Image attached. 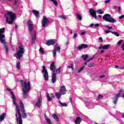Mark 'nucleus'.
Instances as JSON below:
<instances>
[{
    "label": "nucleus",
    "instance_id": "nucleus-1",
    "mask_svg": "<svg viewBox=\"0 0 124 124\" xmlns=\"http://www.w3.org/2000/svg\"><path fill=\"white\" fill-rule=\"evenodd\" d=\"M20 82L21 83V86L23 88V95L24 98H26V96L28 95V93H30L31 91V82L28 81L27 83V80H21Z\"/></svg>",
    "mask_w": 124,
    "mask_h": 124
},
{
    "label": "nucleus",
    "instance_id": "nucleus-2",
    "mask_svg": "<svg viewBox=\"0 0 124 124\" xmlns=\"http://www.w3.org/2000/svg\"><path fill=\"white\" fill-rule=\"evenodd\" d=\"M27 25L28 26L29 30L31 34V43L34 44L35 41L36 40V31H33V24L31 20H28L27 22Z\"/></svg>",
    "mask_w": 124,
    "mask_h": 124
},
{
    "label": "nucleus",
    "instance_id": "nucleus-3",
    "mask_svg": "<svg viewBox=\"0 0 124 124\" xmlns=\"http://www.w3.org/2000/svg\"><path fill=\"white\" fill-rule=\"evenodd\" d=\"M6 22L9 25H13V21L16 19V15L13 13V12L8 11L7 13V15L5 16Z\"/></svg>",
    "mask_w": 124,
    "mask_h": 124
},
{
    "label": "nucleus",
    "instance_id": "nucleus-4",
    "mask_svg": "<svg viewBox=\"0 0 124 124\" xmlns=\"http://www.w3.org/2000/svg\"><path fill=\"white\" fill-rule=\"evenodd\" d=\"M25 54V48H24V46L20 44L18 46V50L17 53L14 54V57H15L17 60H21V58L23 57V55Z\"/></svg>",
    "mask_w": 124,
    "mask_h": 124
},
{
    "label": "nucleus",
    "instance_id": "nucleus-5",
    "mask_svg": "<svg viewBox=\"0 0 124 124\" xmlns=\"http://www.w3.org/2000/svg\"><path fill=\"white\" fill-rule=\"evenodd\" d=\"M103 19L106 21V22H108L109 23H114L117 22V20L111 17V15L109 14L104 15L103 16Z\"/></svg>",
    "mask_w": 124,
    "mask_h": 124
},
{
    "label": "nucleus",
    "instance_id": "nucleus-6",
    "mask_svg": "<svg viewBox=\"0 0 124 124\" xmlns=\"http://www.w3.org/2000/svg\"><path fill=\"white\" fill-rule=\"evenodd\" d=\"M6 90L7 91H8V92H9V93H11V95H12L11 98H12L13 99L14 104L15 105L16 111L18 108V110H20V108L19 107V105H18V104H17V103H16L17 99H16V97L15 96L14 93H13V92H12L11 89L9 88H7Z\"/></svg>",
    "mask_w": 124,
    "mask_h": 124
},
{
    "label": "nucleus",
    "instance_id": "nucleus-7",
    "mask_svg": "<svg viewBox=\"0 0 124 124\" xmlns=\"http://www.w3.org/2000/svg\"><path fill=\"white\" fill-rule=\"evenodd\" d=\"M16 121L18 124H23V121L22 120V114L19 108L17 109L16 113Z\"/></svg>",
    "mask_w": 124,
    "mask_h": 124
},
{
    "label": "nucleus",
    "instance_id": "nucleus-8",
    "mask_svg": "<svg viewBox=\"0 0 124 124\" xmlns=\"http://www.w3.org/2000/svg\"><path fill=\"white\" fill-rule=\"evenodd\" d=\"M20 107L21 108V112L22 114L23 119H26L28 118V116L27 115V113H26V110H25V106H24V103L22 101H20Z\"/></svg>",
    "mask_w": 124,
    "mask_h": 124
},
{
    "label": "nucleus",
    "instance_id": "nucleus-9",
    "mask_svg": "<svg viewBox=\"0 0 124 124\" xmlns=\"http://www.w3.org/2000/svg\"><path fill=\"white\" fill-rule=\"evenodd\" d=\"M43 70L42 73H44V77L46 81L49 80V74H48V71L46 69V67L45 66H42Z\"/></svg>",
    "mask_w": 124,
    "mask_h": 124
},
{
    "label": "nucleus",
    "instance_id": "nucleus-10",
    "mask_svg": "<svg viewBox=\"0 0 124 124\" xmlns=\"http://www.w3.org/2000/svg\"><path fill=\"white\" fill-rule=\"evenodd\" d=\"M123 93V90H121L118 91V93L116 95H115L114 97H113V102L114 104H117L118 99H119V98L120 97V96L121 95V93Z\"/></svg>",
    "mask_w": 124,
    "mask_h": 124
},
{
    "label": "nucleus",
    "instance_id": "nucleus-11",
    "mask_svg": "<svg viewBox=\"0 0 124 124\" xmlns=\"http://www.w3.org/2000/svg\"><path fill=\"white\" fill-rule=\"evenodd\" d=\"M50 21L48 20V18L46 16H44L43 19L42 20V26L43 28H45L47 26V24H49Z\"/></svg>",
    "mask_w": 124,
    "mask_h": 124
},
{
    "label": "nucleus",
    "instance_id": "nucleus-12",
    "mask_svg": "<svg viewBox=\"0 0 124 124\" xmlns=\"http://www.w3.org/2000/svg\"><path fill=\"white\" fill-rule=\"evenodd\" d=\"M89 13H90V15L94 18L95 20L97 19V16H96V12L94 11V9L91 8L89 9Z\"/></svg>",
    "mask_w": 124,
    "mask_h": 124
},
{
    "label": "nucleus",
    "instance_id": "nucleus-13",
    "mask_svg": "<svg viewBox=\"0 0 124 124\" xmlns=\"http://www.w3.org/2000/svg\"><path fill=\"white\" fill-rule=\"evenodd\" d=\"M57 52H58V53H61V47L60 46H56L54 48L53 52V57L54 58L56 57V55H57Z\"/></svg>",
    "mask_w": 124,
    "mask_h": 124
},
{
    "label": "nucleus",
    "instance_id": "nucleus-14",
    "mask_svg": "<svg viewBox=\"0 0 124 124\" xmlns=\"http://www.w3.org/2000/svg\"><path fill=\"white\" fill-rule=\"evenodd\" d=\"M57 41L55 39H51L47 41L46 44L47 45V46H50L51 45H54V44H56Z\"/></svg>",
    "mask_w": 124,
    "mask_h": 124
},
{
    "label": "nucleus",
    "instance_id": "nucleus-15",
    "mask_svg": "<svg viewBox=\"0 0 124 124\" xmlns=\"http://www.w3.org/2000/svg\"><path fill=\"white\" fill-rule=\"evenodd\" d=\"M60 93L62 94V95H64L66 93V89H65V86H62L60 87Z\"/></svg>",
    "mask_w": 124,
    "mask_h": 124
},
{
    "label": "nucleus",
    "instance_id": "nucleus-16",
    "mask_svg": "<svg viewBox=\"0 0 124 124\" xmlns=\"http://www.w3.org/2000/svg\"><path fill=\"white\" fill-rule=\"evenodd\" d=\"M50 96H51V97H50ZM46 97L47 98V101L50 102L53 100V98H55V95H54V94H53V93H50V95H49V93H47Z\"/></svg>",
    "mask_w": 124,
    "mask_h": 124
},
{
    "label": "nucleus",
    "instance_id": "nucleus-17",
    "mask_svg": "<svg viewBox=\"0 0 124 124\" xmlns=\"http://www.w3.org/2000/svg\"><path fill=\"white\" fill-rule=\"evenodd\" d=\"M88 48V45L85 44H82L78 46V50H81L82 49H86Z\"/></svg>",
    "mask_w": 124,
    "mask_h": 124
},
{
    "label": "nucleus",
    "instance_id": "nucleus-18",
    "mask_svg": "<svg viewBox=\"0 0 124 124\" xmlns=\"http://www.w3.org/2000/svg\"><path fill=\"white\" fill-rule=\"evenodd\" d=\"M3 38H5V35L3 34H0V41L2 44L6 43V42H5V40H4Z\"/></svg>",
    "mask_w": 124,
    "mask_h": 124
},
{
    "label": "nucleus",
    "instance_id": "nucleus-19",
    "mask_svg": "<svg viewBox=\"0 0 124 124\" xmlns=\"http://www.w3.org/2000/svg\"><path fill=\"white\" fill-rule=\"evenodd\" d=\"M49 68L51 71H53V72H55V70H56V67L55 66V62H52V63L50 64Z\"/></svg>",
    "mask_w": 124,
    "mask_h": 124
},
{
    "label": "nucleus",
    "instance_id": "nucleus-20",
    "mask_svg": "<svg viewBox=\"0 0 124 124\" xmlns=\"http://www.w3.org/2000/svg\"><path fill=\"white\" fill-rule=\"evenodd\" d=\"M57 76L56 75V73H55V72H53L52 75V83L53 84H54L56 83V81H57L56 78Z\"/></svg>",
    "mask_w": 124,
    "mask_h": 124
},
{
    "label": "nucleus",
    "instance_id": "nucleus-21",
    "mask_svg": "<svg viewBox=\"0 0 124 124\" xmlns=\"http://www.w3.org/2000/svg\"><path fill=\"white\" fill-rule=\"evenodd\" d=\"M41 98H38V101L35 105V106H36V107H38V108H40V107H41Z\"/></svg>",
    "mask_w": 124,
    "mask_h": 124
},
{
    "label": "nucleus",
    "instance_id": "nucleus-22",
    "mask_svg": "<svg viewBox=\"0 0 124 124\" xmlns=\"http://www.w3.org/2000/svg\"><path fill=\"white\" fill-rule=\"evenodd\" d=\"M81 123H82V119L79 116L77 117L75 120V123L76 124H80Z\"/></svg>",
    "mask_w": 124,
    "mask_h": 124
},
{
    "label": "nucleus",
    "instance_id": "nucleus-23",
    "mask_svg": "<svg viewBox=\"0 0 124 124\" xmlns=\"http://www.w3.org/2000/svg\"><path fill=\"white\" fill-rule=\"evenodd\" d=\"M99 49H104V50H108L109 49V45H106L104 46H100L99 48Z\"/></svg>",
    "mask_w": 124,
    "mask_h": 124
},
{
    "label": "nucleus",
    "instance_id": "nucleus-24",
    "mask_svg": "<svg viewBox=\"0 0 124 124\" xmlns=\"http://www.w3.org/2000/svg\"><path fill=\"white\" fill-rule=\"evenodd\" d=\"M32 13H33L34 15L35 16V17H37V18H39L40 16L39 15V12L38 11L35 10H33L32 11Z\"/></svg>",
    "mask_w": 124,
    "mask_h": 124
},
{
    "label": "nucleus",
    "instance_id": "nucleus-25",
    "mask_svg": "<svg viewBox=\"0 0 124 124\" xmlns=\"http://www.w3.org/2000/svg\"><path fill=\"white\" fill-rule=\"evenodd\" d=\"M52 117L56 122H60V119L59 118V117L58 116V115H57V114L55 113L52 114Z\"/></svg>",
    "mask_w": 124,
    "mask_h": 124
},
{
    "label": "nucleus",
    "instance_id": "nucleus-26",
    "mask_svg": "<svg viewBox=\"0 0 124 124\" xmlns=\"http://www.w3.org/2000/svg\"><path fill=\"white\" fill-rule=\"evenodd\" d=\"M5 115L6 114L5 113H2L0 116V122H2L4 119H5Z\"/></svg>",
    "mask_w": 124,
    "mask_h": 124
},
{
    "label": "nucleus",
    "instance_id": "nucleus-27",
    "mask_svg": "<svg viewBox=\"0 0 124 124\" xmlns=\"http://www.w3.org/2000/svg\"><path fill=\"white\" fill-rule=\"evenodd\" d=\"M2 44L3 45V46L5 49L6 53L7 55L9 52L8 46H7V45H6V43H4V44Z\"/></svg>",
    "mask_w": 124,
    "mask_h": 124
},
{
    "label": "nucleus",
    "instance_id": "nucleus-28",
    "mask_svg": "<svg viewBox=\"0 0 124 124\" xmlns=\"http://www.w3.org/2000/svg\"><path fill=\"white\" fill-rule=\"evenodd\" d=\"M44 116H45V119H46L47 124H52L51 123V121L50 120V119H49V118H48V116H47V115H46V113H45Z\"/></svg>",
    "mask_w": 124,
    "mask_h": 124
},
{
    "label": "nucleus",
    "instance_id": "nucleus-29",
    "mask_svg": "<svg viewBox=\"0 0 124 124\" xmlns=\"http://www.w3.org/2000/svg\"><path fill=\"white\" fill-rule=\"evenodd\" d=\"M77 19H78L79 21H82V16L78 13H77Z\"/></svg>",
    "mask_w": 124,
    "mask_h": 124
},
{
    "label": "nucleus",
    "instance_id": "nucleus-30",
    "mask_svg": "<svg viewBox=\"0 0 124 124\" xmlns=\"http://www.w3.org/2000/svg\"><path fill=\"white\" fill-rule=\"evenodd\" d=\"M16 68L17 69H21V62L18 61L16 63Z\"/></svg>",
    "mask_w": 124,
    "mask_h": 124
},
{
    "label": "nucleus",
    "instance_id": "nucleus-31",
    "mask_svg": "<svg viewBox=\"0 0 124 124\" xmlns=\"http://www.w3.org/2000/svg\"><path fill=\"white\" fill-rule=\"evenodd\" d=\"M55 95H56L57 98H58V99H60V98H61V96L62 94H61V93H58L56 92L55 93Z\"/></svg>",
    "mask_w": 124,
    "mask_h": 124
},
{
    "label": "nucleus",
    "instance_id": "nucleus-32",
    "mask_svg": "<svg viewBox=\"0 0 124 124\" xmlns=\"http://www.w3.org/2000/svg\"><path fill=\"white\" fill-rule=\"evenodd\" d=\"M111 33L112 34H114V35H115V36H120V33H119V32H117V31H113L111 32Z\"/></svg>",
    "mask_w": 124,
    "mask_h": 124
},
{
    "label": "nucleus",
    "instance_id": "nucleus-33",
    "mask_svg": "<svg viewBox=\"0 0 124 124\" xmlns=\"http://www.w3.org/2000/svg\"><path fill=\"white\" fill-rule=\"evenodd\" d=\"M39 52L41 54H42V55H44V54H45V52H44V50H43V48L42 47L40 48Z\"/></svg>",
    "mask_w": 124,
    "mask_h": 124
},
{
    "label": "nucleus",
    "instance_id": "nucleus-34",
    "mask_svg": "<svg viewBox=\"0 0 124 124\" xmlns=\"http://www.w3.org/2000/svg\"><path fill=\"white\" fill-rule=\"evenodd\" d=\"M82 58H83L84 61H86L88 58H89V55H83L82 56Z\"/></svg>",
    "mask_w": 124,
    "mask_h": 124
},
{
    "label": "nucleus",
    "instance_id": "nucleus-35",
    "mask_svg": "<svg viewBox=\"0 0 124 124\" xmlns=\"http://www.w3.org/2000/svg\"><path fill=\"white\" fill-rule=\"evenodd\" d=\"M59 103L61 105V106H62V107H67V104L65 103H62L61 101H59Z\"/></svg>",
    "mask_w": 124,
    "mask_h": 124
},
{
    "label": "nucleus",
    "instance_id": "nucleus-36",
    "mask_svg": "<svg viewBox=\"0 0 124 124\" xmlns=\"http://www.w3.org/2000/svg\"><path fill=\"white\" fill-rule=\"evenodd\" d=\"M4 31H5V28L0 29V34H2L4 32Z\"/></svg>",
    "mask_w": 124,
    "mask_h": 124
},
{
    "label": "nucleus",
    "instance_id": "nucleus-37",
    "mask_svg": "<svg viewBox=\"0 0 124 124\" xmlns=\"http://www.w3.org/2000/svg\"><path fill=\"white\" fill-rule=\"evenodd\" d=\"M55 71L56 72V74H59V73H61V67L56 69Z\"/></svg>",
    "mask_w": 124,
    "mask_h": 124
},
{
    "label": "nucleus",
    "instance_id": "nucleus-38",
    "mask_svg": "<svg viewBox=\"0 0 124 124\" xmlns=\"http://www.w3.org/2000/svg\"><path fill=\"white\" fill-rule=\"evenodd\" d=\"M97 13H98V14H104V12L102 11V10L101 9H99L97 11Z\"/></svg>",
    "mask_w": 124,
    "mask_h": 124
},
{
    "label": "nucleus",
    "instance_id": "nucleus-39",
    "mask_svg": "<svg viewBox=\"0 0 124 124\" xmlns=\"http://www.w3.org/2000/svg\"><path fill=\"white\" fill-rule=\"evenodd\" d=\"M94 59V58L93 57V58H91L90 59L88 60L87 61H86L85 62L84 64L87 65L88 62H91V61H92V60H93Z\"/></svg>",
    "mask_w": 124,
    "mask_h": 124
},
{
    "label": "nucleus",
    "instance_id": "nucleus-40",
    "mask_svg": "<svg viewBox=\"0 0 124 124\" xmlns=\"http://www.w3.org/2000/svg\"><path fill=\"white\" fill-rule=\"evenodd\" d=\"M50 1H52L53 2L54 4L56 5V6H58V2L56 0H50Z\"/></svg>",
    "mask_w": 124,
    "mask_h": 124
},
{
    "label": "nucleus",
    "instance_id": "nucleus-41",
    "mask_svg": "<svg viewBox=\"0 0 124 124\" xmlns=\"http://www.w3.org/2000/svg\"><path fill=\"white\" fill-rule=\"evenodd\" d=\"M59 18H61V19H63V20H65L66 19V17H65V16H59Z\"/></svg>",
    "mask_w": 124,
    "mask_h": 124
},
{
    "label": "nucleus",
    "instance_id": "nucleus-42",
    "mask_svg": "<svg viewBox=\"0 0 124 124\" xmlns=\"http://www.w3.org/2000/svg\"><path fill=\"white\" fill-rule=\"evenodd\" d=\"M94 66V63H90L88 64V67H93Z\"/></svg>",
    "mask_w": 124,
    "mask_h": 124
},
{
    "label": "nucleus",
    "instance_id": "nucleus-43",
    "mask_svg": "<svg viewBox=\"0 0 124 124\" xmlns=\"http://www.w3.org/2000/svg\"><path fill=\"white\" fill-rule=\"evenodd\" d=\"M103 97H104L103 95L101 94H99L98 96V99H100L101 100V99H102Z\"/></svg>",
    "mask_w": 124,
    "mask_h": 124
},
{
    "label": "nucleus",
    "instance_id": "nucleus-44",
    "mask_svg": "<svg viewBox=\"0 0 124 124\" xmlns=\"http://www.w3.org/2000/svg\"><path fill=\"white\" fill-rule=\"evenodd\" d=\"M84 66H82L81 68H80L78 71V73H80V72H81V71H82L83 69H84Z\"/></svg>",
    "mask_w": 124,
    "mask_h": 124
},
{
    "label": "nucleus",
    "instance_id": "nucleus-45",
    "mask_svg": "<svg viewBox=\"0 0 124 124\" xmlns=\"http://www.w3.org/2000/svg\"><path fill=\"white\" fill-rule=\"evenodd\" d=\"M105 32L106 33H109V32H111V33H112V31H111L110 30H106V31H105Z\"/></svg>",
    "mask_w": 124,
    "mask_h": 124
},
{
    "label": "nucleus",
    "instance_id": "nucleus-46",
    "mask_svg": "<svg viewBox=\"0 0 124 124\" xmlns=\"http://www.w3.org/2000/svg\"><path fill=\"white\" fill-rule=\"evenodd\" d=\"M78 37V34H77V33H75L74 34V39H76V37Z\"/></svg>",
    "mask_w": 124,
    "mask_h": 124
},
{
    "label": "nucleus",
    "instance_id": "nucleus-47",
    "mask_svg": "<svg viewBox=\"0 0 124 124\" xmlns=\"http://www.w3.org/2000/svg\"><path fill=\"white\" fill-rule=\"evenodd\" d=\"M122 43H123V40H120L118 41V42L117 43V44H118L119 45L122 44Z\"/></svg>",
    "mask_w": 124,
    "mask_h": 124
},
{
    "label": "nucleus",
    "instance_id": "nucleus-48",
    "mask_svg": "<svg viewBox=\"0 0 124 124\" xmlns=\"http://www.w3.org/2000/svg\"><path fill=\"white\" fill-rule=\"evenodd\" d=\"M99 77L100 79H102V78H104L105 77V75H101V76H99Z\"/></svg>",
    "mask_w": 124,
    "mask_h": 124
},
{
    "label": "nucleus",
    "instance_id": "nucleus-49",
    "mask_svg": "<svg viewBox=\"0 0 124 124\" xmlns=\"http://www.w3.org/2000/svg\"><path fill=\"white\" fill-rule=\"evenodd\" d=\"M121 48L123 51H124V43L122 45Z\"/></svg>",
    "mask_w": 124,
    "mask_h": 124
},
{
    "label": "nucleus",
    "instance_id": "nucleus-50",
    "mask_svg": "<svg viewBox=\"0 0 124 124\" xmlns=\"http://www.w3.org/2000/svg\"><path fill=\"white\" fill-rule=\"evenodd\" d=\"M124 15L119 16V19L120 20H122V19H124Z\"/></svg>",
    "mask_w": 124,
    "mask_h": 124
},
{
    "label": "nucleus",
    "instance_id": "nucleus-51",
    "mask_svg": "<svg viewBox=\"0 0 124 124\" xmlns=\"http://www.w3.org/2000/svg\"><path fill=\"white\" fill-rule=\"evenodd\" d=\"M99 40H100L101 43L103 42V40L102 39V37H100L99 38Z\"/></svg>",
    "mask_w": 124,
    "mask_h": 124
},
{
    "label": "nucleus",
    "instance_id": "nucleus-52",
    "mask_svg": "<svg viewBox=\"0 0 124 124\" xmlns=\"http://www.w3.org/2000/svg\"><path fill=\"white\" fill-rule=\"evenodd\" d=\"M95 28H98L99 27V24H96L94 25Z\"/></svg>",
    "mask_w": 124,
    "mask_h": 124
},
{
    "label": "nucleus",
    "instance_id": "nucleus-53",
    "mask_svg": "<svg viewBox=\"0 0 124 124\" xmlns=\"http://www.w3.org/2000/svg\"><path fill=\"white\" fill-rule=\"evenodd\" d=\"M68 68H72V69H73V65H71L70 66H68Z\"/></svg>",
    "mask_w": 124,
    "mask_h": 124
},
{
    "label": "nucleus",
    "instance_id": "nucleus-54",
    "mask_svg": "<svg viewBox=\"0 0 124 124\" xmlns=\"http://www.w3.org/2000/svg\"><path fill=\"white\" fill-rule=\"evenodd\" d=\"M69 100H70L71 103H72V98L71 97H69Z\"/></svg>",
    "mask_w": 124,
    "mask_h": 124
},
{
    "label": "nucleus",
    "instance_id": "nucleus-55",
    "mask_svg": "<svg viewBox=\"0 0 124 124\" xmlns=\"http://www.w3.org/2000/svg\"><path fill=\"white\" fill-rule=\"evenodd\" d=\"M105 3H108V2H110V0H108L105 1Z\"/></svg>",
    "mask_w": 124,
    "mask_h": 124
},
{
    "label": "nucleus",
    "instance_id": "nucleus-56",
    "mask_svg": "<svg viewBox=\"0 0 124 124\" xmlns=\"http://www.w3.org/2000/svg\"><path fill=\"white\" fill-rule=\"evenodd\" d=\"M93 26H94V24H91L89 26V27H90V28H92V27H93Z\"/></svg>",
    "mask_w": 124,
    "mask_h": 124
},
{
    "label": "nucleus",
    "instance_id": "nucleus-57",
    "mask_svg": "<svg viewBox=\"0 0 124 124\" xmlns=\"http://www.w3.org/2000/svg\"><path fill=\"white\" fill-rule=\"evenodd\" d=\"M118 6H114L113 7V9H116V8H118Z\"/></svg>",
    "mask_w": 124,
    "mask_h": 124
},
{
    "label": "nucleus",
    "instance_id": "nucleus-58",
    "mask_svg": "<svg viewBox=\"0 0 124 124\" xmlns=\"http://www.w3.org/2000/svg\"><path fill=\"white\" fill-rule=\"evenodd\" d=\"M108 30H111V29H113V27H112V26H110L109 27L108 26Z\"/></svg>",
    "mask_w": 124,
    "mask_h": 124
},
{
    "label": "nucleus",
    "instance_id": "nucleus-59",
    "mask_svg": "<svg viewBox=\"0 0 124 124\" xmlns=\"http://www.w3.org/2000/svg\"><path fill=\"white\" fill-rule=\"evenodd\" d=\"M17 0H15V5L16 4V3H18V2H17Z\"/></svg>",
    "mask_w": 124,
    "mask_h": 124
},
{
    "label": "nucleus",
    "instance_id": "nucleus-60",
    "mask_svg": "<svg viewBox=\"0 0 124 124\" xmlns=\"http://www.w3.org/2000/svg\"><path fill=\"white\" fill-rule=\"evenodd\" d=\"M73 30H71L70 34H73Z\"/></svg>",
    "mask_w": 124,
    "mask_h": 124
},
{
    "label": "nucleus",
    "instance_id": "nucleus-61",
    "mask_svg": "<svg viewBox=\"0 0 124 124\" xmlns=\"http://www.w3.org/2000/svg\"><path fill=\"white\" fill-rule=\"evenodd\" d=\"M103 53H104V50H102L100 51L101 54H103Z\"/></svg>",
    "mask_w": 124,
    "mask_h": 124
},
{
    "label": "nucleus",
    "instance_id": "nucleus-62",
    "mask_svg": "<svg viewBox=\"0 0 124 124\" xmlns=\"http://www.w3.org/2000/svg\"><path fill=\"white\" fill-rule=\"evenodd\" d=\"M15 28L16 30H17V29H18V26L17 25H15Z\"/></svg>",
    "mask_w": 124,
    "mask_h": 124
},
{
    "label": "nucleus",
    "instance_id": "nucleus-63",
    "mask_svg": "<svg viewBox=\"0 0 124 124\" xmlns=\"http://www.w3.org/2000/svg\"><path fill=\"white\" fill-rule=\"evenodd\" d=\"M81 34H82V35H85V32H81Z\"/></svg>",
    "mask_w": 124,
    "mask_h": 124
},
{
    "label": "nucleus",
    "instance_id": "nucleus-64",
    "mask_svg": "<svg viewBox=\"0 0 124 124\" xmlns=\"http://www.w3.org/2000/svg\"><path fill=\"white\" fill-rule=\"evenodd\" d=\"M122 118H123V119H124V113H123V114L122 115Z\"/></svg>",
    "mask_w": 124,
    "mask_h": 124
}]
</instances>
